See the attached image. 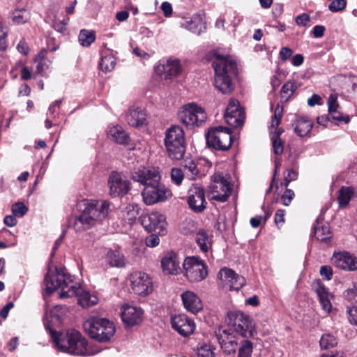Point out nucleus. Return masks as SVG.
Wrapping results in <instances>:
<instances>
[{
	"mask_svg": "<svg viewBox=\"0 0 357 357\" xmlns=\"http://www.w3.org/2000/svg\"><path fill=\"white\" fill-rule=\"evenodd\" d=\"M106 261L114 267H123L125 266L124 256L117 250H109L105 255Z\"/></svg>",
	"mask_w": 357,
	"mask_h": 357,
	"instance_id": "obj_36",
	"label": "nucleus"
},
{
	"mask_svg": "<svg viewBox=\"0 0 357 357\" xmlns=\"http://www.w3.org/2000/svg\"><path fill=\"white\" fill-rule=\"evenodd\" d=\"M215 338L225 354H231L236 352L238 347L237 342L234 340V337L227 333V330L219 328L215 331Z\"/></svg>",
	"mask_w": 357,
	"mask_h": 357,
	"instance_id": "obj_25",
	"label": "nucleus"
},
{
	"mask_svg": "<svg viewBox=\"0 0 357 357\" xmlns=\"http://www.w3.org/2000/svg\"><path fill=\"white\" fill-rule=\"evenodd\" d=\"M66 308L65 306L61 305H56L54 307L52 314L54 317H57L58 319H60L66 312Z\"/></svg>",
	"mask_w": 357,
	"mask_h": 357,
	"instance_id": "obj_60",
	"label": "nucleus"
},
{
	"mask_svg": "<svg viewBox=\"0 0 357 357\" xmlns=\"http://www.w3.org/2000/svg\"><path fill=\"white\" fill-rule=\"evenodd\" d=\"M275 225L280 227L284 222V211L282 209L277 210L275 218H274Z\"/></svg>",
	"mask_w": 357,
	"mask_h": 357,
	"instance_id": "obj_58",
	"label": "nucleus"
},
{
	"mask_svg": "<svg viewBox=\"0 0 357 357\" xmlns=\"http://www.w3.org/2000/svg\"><path fill=\"white\" fill-rule=\"evenodd\" d=\"M349 320L351 324L357 326V304L348 309Z\"/></svg>",
	"mask_w": 357,
	"mask_h": 357,
	"instance_id": "obj_56",
	"label": "nucleus"
},
{
	"mask_svg": "<svg viewBox=\"0 0 357 357\" xmlns=\"http://www.w3.org/2000/svg\"><path fill=\"white\" fill-rule=\"evenodd\" d=\"M294 195H295L293 190L286 188V190L281 197L283 204L285 206H289L294 197Z\"/></svg>",
	"mask_w": 357,
	"mask_h": 357,
	"instance_id": "obj_54",
	"label": "nucleus"
},
{
	"mask_svg": "<svg viewBox=\"0 0 357 357\" xmlns=\"http://www.w3.org/2000/svg\"><path fill=\"white\" fill-rule=\"evenodd\" d=\"M80 45L83 47H89L96 40L93 31L87 29H82L78 36Z\"/></svg>",
	"mask_w": 357,
	"mask_h": 357,
	"instance_id": "obj_39",
	"label": "nucleus"
},
{
	"mask_svg": "<svg viewBox=\"0 0 357 357\" xmlns=\"http://www.w3.org/2000/svg\"><path fill=\"white\" fill-rule=\"evenodd\" d=\"M212 237L203 229H199L197 231L195 241L203 252H208L211 249Z\"/></svg>",
	"mask_w": 357,
	"mask_h": 357,
	"instance_id": "obj_33",
	"label": "nucleus"
},
{
	"mask_svg": "<svg viewBox=\"0 0 357 357\" xmlns=\"http://www.w3.org/2000/svg\"><path fill=\"white\" fill-rule=\"evenodd\" d=\"M130 177L144 188L158 185L161 179L159 168L155 167L139 166L133 169Z\"/></svg>",
	"mask_w": 357,
	"mask_h": 357,
	"instance_id": "obj_11",
	"label": "nucleus"
},
{
	"mask_svg": "<svg viewBox=\"0 0 357 357\" xmlns=\"http://www.w3.org/2000/svg\"><path fill=\"white\" fill-rule=\"evenodd\" d=\"M183 167L187 171L185 172L187 177L190 180H194L195 177L199 174L196 164L192 160H185L183 164Z\"/></svg>",
	"mask_w": 357,
	"mask_h": 357,
	"instance_id": "obj_40",
	"label": "nucleus"
},
{
	"mask_svg": "<svg viewBox=\"0 0 357 357\" xmlns=\"http://www.w3.org/2000/svg\"><path fill=\"white\" fill-rule=\"evenodd\" d=\"M218 277L225 285L229 287V290L238 291L245 284L244 277L236 274L233 270L228 268L220 269Z\"/></svg>",
	"mask_w": 357,
	"mask_h": 357,
	"instance_id": "obj_21",
	"label": "nucleus"
},
{
	"mask_svg": "<svg viewBox=\"0 0 357 357\" xmlns=\"http://www.w3.org/2000/svg\"><path fill=\"white\" fill-rule=\"evenodd\" d=\"M121 315L125 324L132 326L142 321L143 310L140 307L126 305L122 307Z\"/></svg>",
	"mask_w": 357,
	"mask_h": 357,
	"instance_id": "obj_27",
	"label": "nucleus"
},
{
	"mask_svg": "<svg viewBox=\"0 0 357 357\" xmlns=\"http://www.w3.org/2000/svg\"><path fill=\"white\" fill-rule=\"evenodd\" d=\"M109 194L114 197L126 195L130 189V181L117 172H112L108 178Z\"/></svg>",
	"mask_w": 357,
	"mask_h": 357,
	"instance_id": "obj_18",
	"label": "nucleus"
},
{
	"mask_svg": "<svg viewBox=\"0 0 357 357\" xmlns=\"http://www.w3.org/2000/svg\"><path fill=\"white\" fill-rule=\"evenodd\" d=\"M252 350V343L250 340H243L238 349V357H251Z\"/></svg>",
	"mask_w": 357,
	"mask_h": 357,
	"instance_id": "obj_46",
	"label": "nucleus"
},
{
	"mask_svg": "<svg viewBox=\"0 0 357 357\" xmlns=\"http://www.w3.org/2000/svg\"><path fill=\"white\" fill-rule=\"evenodd\" d=\"M79 207L82 212L74 221V228L79 232L102 222L108 215L109 204L105 200H83Z\"/></svg>",
	"mask_w": 357,
	"mask_h": 357,
	"instance_id": "obj_1",
	"label": "nucleus"
},
{
	"mask_svg": "<svg viewBox=\"0 0 357 357\" xmlns=\"http://www.w3.org/2000/svg\"><path fill=\"white\" fill-rule=\"evenodd\" d=\"M178 119L188 128L200 127L207 119L205 110L194 102L183 105L178 112Z\"/></svg>",
	"mask_w": 357,
	"mask_h": 357,
	"instance_id": "obj_8",
	"label": "nucleus"
},
{
	"mask_svg": "<svg viewBox=\"0 0 357 357\" xmlns=\"http://www.w3.org/2000/svg\"><path fill=\"white\" fill-rule=\"evenodd\" d=\"M232 192L231 176L228 174L215 173L211 176L208 185V196L211 200L225 202Z\"/></svg>",
	"mask_w": 357,
	"mask_h": 357,
	"instance_id": "obj_6",
	"label": "nucleus"
},
{
	"mask_svg": "<svg viewBox=\"0 0 357 357\" xmlns=\"http://www.w3.org/2000/svg\"><path fill=\"white\" fill-rule=\"evenodd\" d=\"M308 22H310V17L305 13L298 15L296 17V22L298 26H305Z\"/></svg>",
	"mask_w": 357,
	"mask_h": 357,
	"instance_id": "obj_62",
	"label": "nucleus"
},
{
	"mask_svg": "<svg viewBox=\"0 0 357 357\" xmlns=\"http://www.w3.org/2000/svg\"><path fill=\"white\" fill-rule=\"evenodd\" d=\"M336 338L330 333L324 334L319 341L320 347L322 349H328L337 345Z\"/></svg>",
	"mask_w": 357,
	"mask_h": 357,
	"instance_id": "obj_43",
	"label": "nucleus"
},
{
	"mask_svg": "<svg viewBox=\"0 0 357 357\" xmlns=\"http://www.w3.org/2000/svg\"><path fill=\"white\" fill-rule=\"evenodd\" d=\"M320 275L327 280L332 279L333 271L330 266H322L319 270Z\"/></svg>",
	"mask_w": 357,
	"mask_h": 357,
	"instance_id": "obj_55",
	"label": "nucleus"
},
{
	"mask_svg": "<svg viewBox=\"0 0 357 357\" xmlns=\"http://www.w3.org/2000/svg\"><path fill=\"white\" fill-rule=\"evenodd\" d=\"M298 178V172L294 169H287V174L284 173V181L282 185H284L286 188L289 185V184L293 181H296Z\"/></svg>",
	"mask_w": 357,
	"mask_h": 357,
	"instance_id": "obj_52",
	"label": "nucleus"
},
{
	"mask_svg": "<svg viewBox=\"0 0 357 357\" xmlns=\"http://www.w3.org/2000/svg\"><path fill=\"white\" fill-rule=\"evenodd\" d=\"M331 262L337 268L343 271L357 270V257L349 252H335L331 257Z\"/></svg>",
	"mask_w": 357,
	"mask_h": 357,
	"instance_id": "obj_20",
	"label": "nucleus"
},
{
	"mask_svg": "<svg viewBox=\"0 0 357 357\" xmlns=\"http://www.w3.org/2000/svg\"><path fill=\"white\" fill-rule=\"evenodd\" d=\"M12 19L17 24L26 23L29 19V13L25 9L15 10L12 14Z\"/></svg>",
	"mask_w": 357,
	"mask_h": 357,
	"instance_id": "obj_44",
	"label": "nucleus"
},
{
	"mask_svg": "<svg viewBox=\"0 0 357 357\" xmlns=\"http://www.w3.org/2000/svg\"><path fill=\"white\" fill-rule=\"evenodd\" d=\"M181 298L185 308L193 314L199 312L203 308L201 299L193 291H184L181 294Z\"/></svg>",
	"mask_w": 357,
	"mask_h": 357,
	"instance_id": "obj_29",
	"label": "nucleus"
},
{
	"mask_svg": "<svg viewBox=\"0 0 357 357\" xmlns=\"http://www.w3.org/2000/svg\"><path fill=\"white\" fill-rule=\"evenodd\" d=\"M204 17V14L196 13L190 19L185 20L183 26L195 33L200 34L203 29H206Z\"/></svg>",
	"mask_w": 357,
	"mask_h": 357,
	"instance_id": "obj_30",
	"label": "nucleus"
},
{
	"mask_svg": "<svg viewBox=\"0 0 357 357\" xmlns=\"http://www.w3.org/2000/svg\"><path fill=\"white\" fill-rule=\"evenodd\" d=\"M355 192V190L353 187L342 186L339 190V194L337 196V202L340 207H345L349 204Z\"/></svg>",
	"mask_w": 357,
	"mask_h": 357,
	"instance_id": "obj_37",
	"label": "nucleus"
},
{
	"mask_svg": "<svg viewBox=\"0 0 357 357\" xmlns=\"http://www.w3.org/2000/svg\"><path fill=\"white\" fill-rule=\"evenodd\" d=\"M116 65L115 59L109 54L102 57L99 66L101 70L105 73L112 71Z\"/></svg>",
	"mask_w": 357,
	"mask_h": 357,
	"instance_id": "obj_42",
	"label": "nucleus"
},
{
	"mask_svg": "<svg viewBox=\"0 0 357 357\" xmlns=\"http://www.w3.org/2000/svg\"><path fill=\"white\" fill-rule=\"evenodd\" d=\"M138 212L133 206H128L126 210L123 212V217L126 222L130 225H132L137 218Z\"/></svg>",
	"mask_w": 357,
	"mask_h": 357,
	"instance_id": "obj_45",
	"label": "nucleus"
},
{
	"mask_svg": "<svg viewBox=\"0 0 357 357\" xmlns=\"http://www.w3.org/2000/svg\"><path fill=\"white\" fill-rule=\"evenodd\" d=\"M184 274L190 282H197L205 279L208 275L204 262L196 257L185 258L183 263Z\"/></svg>",
	"mask_w": 357,
	"mask_h": 357,
	"instance_id": "obj_12",
	"label": "nucleus"
},
{
	"mask_svg": "<svg viewBox=\"0 0 357 357\" xmlns=\"http://www.w3.org/2000/svg\"><path fill=\"white\" fill-rule=\"evenodd\" d=\"M320 218L316 220V225L313 227L312 232L314 237L321 242H329L332 238L330 226L328 223L322 224Z\"/></svg>",
	"mask_w": 357,
	"mask_h": 357,
	"instance_id": "obj_31",
	"label": "nucleus"
},
{
	"mask_svg": "<svg viewBox=\"0 0 357 357\" xmlns=\"http://www.w3.org/2000/svg\"><path fill=\"white\" fill-rule=\"evenodd\" d=\"M46 292L52 293L57 289L61 288V291L69 289L72 284H74L72 276L67 273L63 268H56L54 273H47L45 278Z\"/></svg>",
	"mask_w": 357,
	"mask_h": 357,
	"instance_id": "obj_10",
	"label": "nucleus"
},
{
	"mask_svg": "<svg viewBox=\"0 0 357 357\" xmlns=\"http://www.w3.org/2000/svg\"><path fill=\"white\" fill-rule=\"evenodd\" d=\"M171 178L174 183L180 185L184 178V173L180 168H172L171 171Z\"/></svg>",
	"mask_w": 357,
	"mask_h": 357,
	"instance_id": "obj_47",
	"label": "nucleus"
},
{
	"mask_svg": "<svg viewBox=\"0 0 357 357\" xmlns=\"http://www.w3.org/2000/svg\"><path fill=\"white\" fill-rule=\"evenodd\" d=\"M68 21L69 18L61 21L55 20L53 23V27L56 31L61 33L66 30Z\"/></svg>",
	"mask_w": 357,
	"mask_h": 357,
	"instance_id": "obj_57",
	"label": "nucleus"
},
{
	"mask_svg": "<svg viewBox=\"0 0 357 357\" xmlns=\"http://www.w3.org/2000/svg\"><path fill=\"white\" fill-rule=\"evenodd\" d=\"M347 6V0H333L328 6V9L333 13L343 10Z\"/></svg>",
	"mask_w": 357,
	"mask_h": 357,
	"instance_id": "obj_48",
	"label": "nucleus"
},
{
	"mask_svg": "<svg viewBox=\"0 0 357 357\" xmlns=\"http://www.w3.org/2000/svg\"><path fill=\"white\" fill-rule=\"evenodd\" d=\"M298 89L296 82L288 81L282 87L280 91L281 98L287 102Z\"/></svg>",
	"mask_w": 357,
	"mask_h": 357,
	"instance_id": "obj_38",
	"label": "nucleus"
},
{
	"mask_svg": "<svg viewBox=\"0 0 357 357\" xmlns=\"http://www.w3.org/2000/svg\"><path fill=\"white\" fill-rule=\"evenodd\" d=\"M130 280L132 289L139 296H146L153 290L151 278L144 272H134L130 275Z\"/></svg>",
	"mask_w": 357,
	"mask_h": 357,
	"instance_id": "obj_15",
	"label": "nucleus"
},
{
	"mask_svg": "<svg viewBox=\"0 0 357 357\" xmlns=\"http://www.w3.org/2000/svg\"><path fill=\"white\" fill-rule=\"evenodd\" d=\"M87 334L100 342H108L114 335L116 328L114 323L106 318L92 317L84 323Z\"/></svg>",
	"mask_w": 357,
	"mask_h": 357,
	"instance_id": "obj_4",
	"label": "nucleus"
},
{
	"mask_svg": "<svg viewBox=\"0 0 357 357\" xmlns=\"http://www.w3.org/2000/svg\"><path fill=\"white\" fill-rule=\"evenodd\" d=\"M329 114L337 113V108L339 105L337 103V98L335 96L331 95L327 101Z\"/></svg>",
	"mask_w": 357,
	"mask_h": 357,
	"instance_id": "obj_53",
	"label": "nucleus"
},
{
	"mask_svg": "<svg viewBox=\"0 0 357 357\" xmlns=\"http://www.w3.org/2000/svg\"><path fill=\"white\" fill-rule=\"evenodd\" d=\"M213 351L209 345L204 344L198 348V357H213Z\"/></svg>",
	"mask_w": 357,
	"mask_h": 357,
	"instance_id": "obj_51",
	"label": "nucleus"
},
{
	"mask_svg": "<svg viewBox=\"0 0 357 357\" xmlns=\"http://www.w3.org/2000/svg\"><path fill=\"white\" fill-rule=\"evenodd\" d=\"M143 200L146 205H153L159 202L165 201L172 195L171 191L163 185L144 188L142 192Z\"/></svg>",
	"mask_w": 357,
	"mask_h": 357,
	"instance_id": "obj_19",
	"label": "nucleus"
},
{
	"mask_svg": "<svg viewBox=\"0 0 357 357\" xmlns=\"http://www.w3.org/2000/svg\"><path fill=\"white\" fill-rule=\"evenodd\" d=\"M142 226L149 232H155L159 235H165L167 232L165 216L157 211L146 214L140 217Z\"/></svg>",
	"mask_w": 357,
	"mask_h": 357,
	"instance_id": "obj_13",
	"label": "nucleus"
},
{
	"mask_svg": "<svg viewBox=\"0 0 357 357\" xmlns=\"http://www.w3.org/2000/svg\"><path fill=\"white\" fill-rule=\"evenodd\" d=\"M293 54V51L287 47H282L280 51V58L282 61L288 59Z\"/></svg>",
	"mask_w": 357,
	"mask_h": 357,
	"instance_id": "obj_64",
	"label": "nucleus"
},
{
	"mask_svg": "<svg viewBox=\"0 0 357 357\" xmlns=\"http://www.w3.org/2000/svg\"><path fill=\"white\" fill-rule=\"evenodd\" d=\"M45 50L41 51L36 56L35 63H36V70L38 73H42L49 67L50 61L45 57Z\"/></svg>",
	"mask_w": 357,
	"mask_h": 357,
	"instance_id": "obj_41",
	"label": "nucleus"
},
{
	"mask_svg": "<svg viewBox=\"0 0 357 357\" xmlns=\"http://www.w3.org/2000/svg\"><path fill=\"white\" fill-rule=\"evenodd\" d=\"M76 296L78 298V303L82 307H89L95 305L98 302L96 296L91 294L86 291H84L79 286L72 284L69 289L63 291L60 293L61 298Z\"/></svg>",
	"mask_w": 357,
	"mask_h": 357,
	"instance_id": "obj_17",
	"label": "nucleus"
},
{
	"mask_svg": "<svg viewBox=\"0 0 357 357\" xmlns=\"http://www.w3.org/2000/svg\"><path fill=\"white\" fill-rule=\"evenodd\" d=\"M160 239L156 235H151L146 239V245L150 248H154L159 244Z\"/></svg>",
	"mask_w": 357,
	"mask_h": 357,
	"instance_id": "obj_63",
	"label": "nucleus"
},
{
	"mask_svg": "<svg viewBox=\"0 0 357 357\" xmlns=\"http://www.w3.org/2000/svg\"><path fill=\"white\" fill-rule=\"evenodd\" d=\"M283 107L278 104L273 109V115L271 119V128H274V132H271V140L273 152L275 155H281L284 151L283 142L280 138V135L283 132L282 129H278V126L281 122L283 115Z\"/></svg>",
	"mask_w": 357,
	"mask_h": 357,
	"instance_id": "obj_14",
	"label": "nucleus"
},
{
	"mask_svg": "<svg viewBox=\"0 0 357 357\" xmlns=\"http://www.w3.org/2000/svg\"><path fill=\"white\" fill-rule=\"evenodd\" d=\"M189 207L196 213L202 212L206 208L205 193L203 188L194 186L189 190L188 199Z\"/></svg>",
	"mask_w": 357,
	"mask_h": 357,
	"instance_id": "obj_24",
	"label": "nucleus"
},
{
	"mask_svg": "<svg viewBox=\"0 0 357 357\" xmlns=\"http://www.w3.org/2000/svg\"><path fill=\"white\" fill-rule=\"evenodd\" d=\"M161 266L167 275H177L181 271L180 258L174 252H167L162 257Z\"/></svg>",
	"mask_w": 357,
	"mask_h": 357,
	"instance_id": "obj_26",
	"label": "nucleus"
},
{
	"mask_svg": "<svg viewBox=\"0 0 357 357\" xmlns=\"http://www.w3.org/2000/svg\"><path fill=\"white\" fill-rule=\"evenodd\" d=\"M165 145L169 157L180 160L185 152L184 131L179 126H172L166 130Z\"/></svg>",
	"mask_w": 357,
	"mask_h": 357,
	"instance_id": "obj_5",
	"label": "nucleus"
},
{
	"mask_svg": "<svg viewBox=\"0 0 357 357\" xmlns=\"http://www.w3.org/2000/svg\"><path fill=\"white\" fill-rule=\"evenodd\" d=\"M226 123L234 128L243 126L245 119V113L239 102L231 98L229 100L224 116Z\"/></svg>",
	"mask_w": 357,
	"mask_h": 357,
	"instance_id": "obj_16",
	"label": "nucleus"
},
{
	"mask_svg": "<svg viewBox=\"0 0 357 357\" xmlns=\"http://www.w3.org/2000/svg\"><path fill=\"white\" fill-rule=\"evenodd\" d=\"M46 329L50 332L55 347L61 351L73 355L88 356L87 341L75 330L68 331L66 334L58 333L49 326Z\"/></svg>",
	"mask_w": 357,
	"mask_h": 357,
	"instance_id": "obj_3",
	"label": "nucleus"
},
{
	"mask_svg": "<svg viewBox=\"0 0 357 357\" xmlns=\"http://www.w3.org/2000/svg\"><path fill=\"white\" fill-rule=\"evenodd\" d=\"M206 138L208 146L217 150L226 151L230 148L232 143L231 129L221 126L211 128L206 135Z\"/></svg>",
	"mask_w": 357,
	"mask_h": 357,
	"instance_id": "obj_9",
	"label": "nucleus"
},
{
	"mask_svg": "<svg viewBox=\"0 0 357 357\" xmlns=\"http://www.w3.org/2000/svg\"><path fill=\"white\" fill-rule=\"evenodd\" d=\"M146 121L144 112L139 108H131L127 116L128 123L133 127H138L143 125Z\"/></svg>",
	"mask_w": 357,
	"mask_h": 357,
	"instance_id": "obj_34",
	"label": "nucleus"
},
{
	"mask_svg": "<svg viewBox=\"0 0 357 357\" xmlns=\"http://www.w3.org/2000/svg\"><path fill=\"white\" fill-rule=\"evenodd\" d=\"M17 50H18L19 52H20L21 54H22L23 55H25V56L27 55L29 52V48L28 47V45L24 39L21 40L19 42V43L17 45Z\"/></svg>",
	"mask_w": 357,
	"mask_h": 357,
	"instance_id": "obj_61",
	"label": "nucleus"
},
{
	"mask_svg": "<svg viewBox=\"0 0 357 357\" xmlns=\"http://www.w3.org/2000/svg\"><path fill=\"white\" fill-rule=\"evenodd\" d=\"M331 117L338 121H343L345 123H348L350 121V117L348 115L343 116V114L337 111V113L329 114Z\"/></svg>",
	"mask_w": 357,
	"mask_h": 357,
	"instance_id": "obj_59",
	"label": "nucleus"
},
{
	"mask_svg": "<svg viewBox=\"0 0 357 357\" xmlns=\"http://www.w3.org/2000/svg\"><path fill=\"white\" fill-rule=\"evenodd\" d=\"M181 68L178 60H167L155 68V72L165 79H170L178 75Z\"/></svg>",
	"mask_w": 357,
	"mask_h": 357,
	"instance_id": "obj_28",
	"label": "nucleus"
},
{
	"mask_svg": "<svg viewBox=\"0 0 357 357\" xmlns=\"http://www.w3.org/2000/svg\"><path fill=\"white\" fill-rule=\"evenodd\" d=\"M226 321L232 330L242 337H250L255 333V325L252 319L241 311L229 312Z\"/></svg>",
	"mask_w": 357,
	"mask_h": 357,
	"instance_id": "obj_7",
	"label": "nucleus"
},
{
	"mask_svg": "<svg viewBox=\"0 0 357 357\" xmlns=\"http://www.w3.org/2000/svg\"><path fill=\"white\" fill-rule=\"evenodd\" d=\"M295 133L299 137H305L310 132L313 122L307 117L298 118L293 124Z\"/></svg>",
	"mask_w": 357,
	"mask_h": 357,
	"instance_id": "obj_32",
	"label": "nucleus"
},
{
	"mask_svg": "<svg viewBox=\"0 0 357 357\" xmlns=\"http://www.w3.org/2000/svg\"><path fill=\"white\" fill-rule=\"evenodd\" d=\"M172 326L183 337L190 335L195 329L194 321L184 314H177L172 317Z\"/></svg>",
	"mask_w": 357,
	"mask_h": 357,
	"instance_id": "obj_22",
	"label": "nucleus"
},
{
	"mask_svg": "<svg viewBox=\"0 0 357 357\" xmlns=\"http://www.w3.org/2000/svg\"><path fill=\"white\" fill-rule=\"evenodd\" d=\"M109 135L112 140L120 144H127L130 141L129 135L121 126H113L109 128Z\"/></svg>",
	"mask_w": 357,
	"mask_h": 357,
	"instance_id": "obj_35",
	"label": "nucleus"
},
{
	"mask_svg": "<svg viewBox=\"0 0 357 357\" xmlns=\"http://www.w3.org/2000/svg\"><path fill=\"white\" fill-rule=\"evenodd\" d=\"M312 289L316 293L322 310L326 313L331 312L332 310L330 300L331 294L321 280H314L312 282Z\"/></svg>",
	"mask_w": 357,
	"mask_h": 357,
	"instance_id": "obj_23",
	"label": "nucleus"
},
{
	"mask_svg": "<svg viewBox=\"0 0 357 357\" xmlns=\"http://www.w3.org/2000/svg\"><path fill=\"white\" fill-rule=\"evenodd\" d=\"M181 230L185 235L195 232L197 230L195 222L191 219L185 220Z\"/></svg>",
	"mask_w": 357,
	"mask_h": 357,
	"instance_id": "obj_49",
	"label": "nucleus"
},
{
	"mask_svg": "<svg viewBox=\"0 0 357 357\" xmlns=\"http://www.w3.org/2000/svg\"><path fill=\"white\" fill-rule=\"evenodd\" d=\"M215 70V87L224 94L234 90L233 77L237 75V63L231 56L218 55L212 64Z\"/></svg>",
	"mask_w": 357,
	"mask_h": 357,
	"instance_id": "obj_2",
	"label": "nucleus"
},
{
	"mask_svg": "<svg viewBox=\"0 0 357 357\" xmlns=\"http://www.w3.org/2000/svg\"><path fill=\"white\" fill-rule=\"evenodd\" d=\"M27 210V208L22 202H17L12 206V212L15 216L22 217L26 214Z\"/></svg>",
	"mask_w": 357,
	"mask_h": 357,
	"instance_id": "obj_50",
	"label": "nucleus"
}]
</instances>
